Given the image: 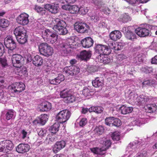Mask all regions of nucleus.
Segmentation results:
<instances>
[{
	"label": "nucleus",
	"mask_w": 157,
	"mask_h": 157,
	"mask_svg": "<svg viewBox=\"0 0 157 157\" xmlns=\"http://www.w3.org/2000/svg\"><path fill=\"white\" fill-rule=\"evenodd\" d=\"M137 94L133 92L129 93L128 97L131 101L134 102L138 105L145 104L147 101H148L149 99L147 97L143 95L137 96Z\"/></svg>",
	"instance_id": "f257e3e1"
},
{
	"label": "nucleus",
	"mask_w": 157,
	"mask_h": 157,
	"mask_svg": "<svg viewBox=\"0 0 157 157\" xmlns=\"http://www.w3.org/2000/svg\"><path fill=\"white\" fill-rule=\"evenodd\" d=\"M39 49L40 54L46 57L52 56L53 53L52 48L46 43L40 44L39 46Z\"/></svg>",
	"instance_id": "f03ea898"
},
{
	"label": "nucleus",
	"mask_w": 157,
	"mask_h": 157,
	"mask_svg": "<svg viewBox=\"0 0 157 157\" xmlns=\"http://www.w3.org/2000/svg\"><path fill=\"white\" fill-rule=\"evenodd\" d=\"M4 43L6 47L8 49L9 54L11 53L17 46L16 42L11 36H8L4 39Z\"/></svg>",
	"instance_id": "7ed1b4c3"
},
{
	"label": "nucleus",
	"mask_w": 157,
	"mask_h": 157,
	"mask_svg": "<svg viewBox=\"0 0 157 157\" xmlns=\"http://www.w3.org/2000/svg\"><path fill=\"white\" fill-rule=\"evenodd\" d=\"M71 115V112L68 110H63L57 114L56 119L59 122L63 123L67 121Z\"/></svg>",
	"instance_id": "20e7f679"
},
{
	"label": "nucleus",
	"mask_w": 157,
	"mask_h": 157,
	"mask_svg": "<svg viewBox=\"0 0 157 157\" xmlns=\"http://www.w3.org/2000/svg\"><path fill=\"white\" fill-rule=\"evenodd\" d=\"M10 56H12L11 60L14 67H19L23 64L24 58L21 55L18 54H14L12 55L10 54Z\"/></svg>",
	"instance_id": "39448f33"
},
{
	"label": "nucleus",
	"mask_w": 157,
	"mask_h": 157,
	"mask_svg": "<svg viewBox=\"0 0 157 157\" xmlns=\"http://www.w3.org/2000/svg\"><path fill=\"white\" fill-rule=\"evenodd\" d=\"M74 29L77 32L81 33H87L90 29L89 26L84 22L78 21L74 25Z\"/></svg>",
	"instance_id": "423d86ee"
},
{
	"label": "nucleus",
	"mask_w": 157,
	"mask_h": 157,
	"mask_svg": "<svg viewBox=\"0 0 157 157\" xmlns=\"http://www.w3.org/2000/svg\"><path fill=\"white\" fill-rule=\"evenodd\" d=\"M95 51L96 53L99 54V55H108L110 53L111 50L107 46L99 44L96 46Z\"/></svg>",
	"instance_id": "0eeeda50"
},
{
	"label": "nucleus",
	"mask_w": 157,
	"mask_h": 157,
	"mask_svg": "<svg viewBox=\"0 0 157 157\" xmlns=\"http://www.w3.org/2000/svg\"><path fill=\"white\" fill-rule=\"evenodd\" d=\"M131 27H124L121 31L125 34V36L127 39L133 41L137 39V36L131 31Z\"/></svg>",
	"instance_id": "6e6552de"
},
{
	"label": "nucleus",
	"mask_w": 157,
	"mask_h": 157,
	"mask_svg": "<svg viewBox=\"0 0 157 157\" xmlns=\"http://www.w3.org/2000/svg\"><path fill=\"white\" fill-rule=\"evenodd\" d=\"M60 95L61 98H66L67 103H71L75 101V98L74 96L72 95L71 92L66 90H63L60 92Z\"/></svg>",
	"instance_id": "1a4fd4ad"
},
{
	"label": "nucleus",
	"mask_w": 157,
	"mask_h": 157,
	"mask_svg": "<svg viewBox=\"0 0 157 157\" xmlns=\"http://www.w3.org/2000/svg\"><path fill=\"white\" fill-rule=\"evenodd\" d=\"M75 40L74 39L69 38L67 40L63 42L60 44V47L62 48H65L63 49L64 51H66V52H69L71 51L69 48H73L74 46L75 45Z\"/></svg>",
	"instance_id": "9d476101"
},
{
	"label": "nucleus",
	"mask_w": 157,
	"mask_h": 157,
	"mask_svg": "<svg viewBox=\"0 0 157 157\" xmlns=\"http://www.w3.org/2000/svg\"><path fill=\"white\" fill-rule=\"evenodd\" d=\"M25 85L22 82H16L11 86L12 93L18 94L25 90Z\"/></svg>",
	"instance_id": "9b49d317"
},
{
	"label": "nucleus",
	"mask_w": 157,
	"mask_h": 157,
	"mask_svg": "<svg viewBox=\"0 0 157 157\" xmlns=\"http://www.w3.org/2000/svg\"><path fill=\"white\" fill-rule=\"evenodd\" d=\"M79 72V69L75 66L66 67L63 69V73L67 75H76Z\"/></svg>",
	"instance_id": "f8f14e48"
},
{
	"label": "nucleus",
	"mask_w": 157,
	"mask_h": 157,
	"mask_svg": "<svg viewBox=\"0 0 157 157\" xmlns=\"http://www.w3.org/2000/svg\"><path fill=\"white\" fill-rule=\"evenodd\" d=\"M44 8L52 13L55 14L59 11V4L56 2L50 4H46L44 5Z\"/></svg>",
	"instance_id": "ddd939ff"
},
{
	"label": "nucleus",
	"mask_w": 157,
	"mask_h": 157,
	"mask_svg": "<svg viewBox=\"0 0 157 157\" xmlns=\"http://www.w3.org/2000/svg\"><path fill=\"white\" fill-rule=\"evenodd\" d=\"M29 15L25 13H23L19 15L17 19V22L21 25H25L29 22Z\"/></svg>",
	"instance_id": "4468645a"
},
{
	"label": "nucleus",
	"mask_w": 157,
	"mask_h": 157,
	"mask_svg": "<svg viewBox=\"0 0 157 157\" xmlns=\"http://www.w3.org/2000/svg\"><path fill=\"white\" fill-rule=\"evenodd\" d=\"M148 121L146 113H145L143 115H140L139 117L134 122L135 124L137 126H140L147 123Z\"/></svg>",
	"instance_id": "2eb2a0df"
},
{
	"label": "nucleus",
	"mask_w": 157,
	"mask_h": 157,
	"mask_svg": "<svg viewBox=\"0 0 157 157\" xmlns=\"http://www.w3.org/2000/svg\"><path fill=\"white\" fill-rule=\"evenodd\" d=\"M51 24L53 26V29H56L60 26H67L66 23L64 21L58 18L53 19Z\"/></svg>",
	"instance_id": "dca6fc26"
},
{
	"label": "nucleus",
	"mask_w": 157,
	"mask_h": 157,
	"mask_svg": "<svg viewBox=\"0 0 157 157\" xmlns=\"http://www.w3.org/2000/svg\"><path fill=\"white\" fill-rule=\"evenodd\" d=\"M135 33L139 36L144 37L149 35L150 31L144 28L138 27L135 30Z\"/></svg>",
	"instance_id": "f3484780"
},
{
	"label": "nucleus",
	"mask_w": 157,
	"mask_h": 157,
	"mask_svg": "<svg viewBox=\"0 0 157 157\" xmlns=\"http://www.w3.org/2000/svg\"><path fill=\"white\" fill-rule=\"evenodd\" d=\"M66 142L64 140H61L57 142L54 145L53 151L55 153H57L59 151L63 148L65 146Z\"/></svg>",
	"instance_id": "a211bd4d"
},
{
	"label": "nucleus",
	"mask_w": 157,
	"mask_h": 157,
	"mask_svg": "<svg viewBox=\"0 0 157 157\" xmlns=\"http://www.w3.org/2000/svg\"><path fill=\"white\" fill-rule=\"evenodd\" d=\"M30 149V147L28 144H21L16 148V151L19 153H23L28 151Z\"/></svg>",
	"instance_id": "6ab92c4d"
},
{
	"label": "nucleus",
	"mask_w": 157,
	"mask_h": 157,
	"mask_svg": "<svg viewBox=\"0 0 157 157\" xmlns=\"http://www.w3.org/2000/svg\"><path fill=\"white\" fill-rule=\"evenodd\" d=\"M81 43L83 47L88 48L93 45L94 40L90 37H87L82 40Z\"/></svg>",
	"instance_id": "aec40b11"
},
{
	"label": "nucleus",
	"mask_w": 157,
	"mask_h": 157,
	"mask_svg": "<svg viewBox=\"0 0 157 157\" xmlns=\"http://www.w3.org/2000/svg\"><path fill=\"white\" fill-rule=\"evenodd\" d=\"M42 35L43 38L45 41L46 40V39L52 37L58 36L57 34L52 31V30L49 29L45 30L44 32L42 33Z\"/></svg>",
	"instance_id": "412c9836"
},
{
	"label": "nucleus",
	"mask_w": 157,
	"mask_h": 157,
	"mask_svg": "<svg viewBox=\"0 0 157 157\" xmlns=\"http://www.w3.org/2000/svg\"><path fill=\"white\" fill-rule=\"evenodd\" d=\"M39 108L41 111H48L52 108L51 104L47 101L42 102L40 105Z\"/></svg>",
	"instance_id": "4be33fe9"
},
{
	"label": "nucleus",
	"mask_w": 157,
	"mask_h": 157,
	"mask_svg": "<svg viewBox=\"0 0 157 157\" xmlns=\"http://www.w3.org/2000/svg\"><path fill=\"white\" fill-rule=\"evenodd\" d=\"M64 79V75L62 74H59L55 79L49 80V82L52 84L57 85L59 84L61 82L63 81Z\"/></svg>",
	"instance_id": "5701e85b"
},
{
	"label": "nucleus",
	"mask_w": 157,
	"mask_h": 157,
	"mask_svg": "<svg viewBox=\"0 0 157 157\" xmlns=\"http://www.w3.org/2000/svg\"><path fill=\"white\" fill-rule=\"evenodd\" d=\"M91 55V51L84 50L80 52V57L82 60L87 61L90 58Z\"/></svg>",
	"instance_id": "b1692460"
},
{
	"label": "nucleus",
	"mask_w": 157,
	"mask_h": 157,
	"mask_svg": "<svg viewBox=\"0 0 157 157\" xmlns=\"http://www.w3.org/2000/svg\"><path fill=\"white\" fill-rule=\"evenodd\" d=\"M110 39L112 40L116 41L120 39L121 36V33L118 30H115L111 33L109 35Z\"/></svg>",
	"instance_id": "393cba45"
},
{
	"label": "nucleus",
	"mask_w": 157,
	"mask_h": 157,
	"mask_svg": "<svg viewBox=\"0 0 157 157\" xmlns=\"http://www.w3.org/2000/svg\"><path fill=\"white\" fill-rule=\"evenodd\" d=\"M98 61L100 63H103L104 64L109 63L111 61L108 55H99L98 57Z\"/></svg>",
	"instance_id": "a878e982"
},
{
	"label": "nucleus",
	"mask_w": 157,
	"mask_h": 157,
	"mask_svg": "<svg viewBox=\"0 0 157 157\" xmlns=\"http://www.w3.org/2000/svg\"><path fill=\"white\" fill-rule=\"evenodd\" d=\"M140 142L136 141L132 143L129 144L127 148V151L128 152L132 151L134 152L136 151L135 149L137 147L138 144H140Z\"/></svg>",
	"instance_id": "bb28decb"
},
{
	"label": "nucleus",
	"mask_w": 157,
	"mask_h": 157,
	"mask_svg": "<svg viewBox=\"0 0 157 157\" xmlns=\"http://www.w3.org/2000/svg\"><path fill=\"white\" fill-rule=\"evenodd\" d=\"M33 62L35 66L38 67L41 66L43 62V59L39 56L36 55L33 59Z\"/></svg>",
	"instance_id": "cd10ccee"
},
{
	"label": "nucleus",
	"mask_w": 157,
	"mask_h": 157,
	"mask_svg": "<svg viewBox=\"0 0 157 157\" xmlns=\"http://www.w3.org/2000/svg\"><path fill=\"white\" fill-rule=\"evenodd\" d=\"M92 83L93 86L95 87H99L103 85V81L101 78L97 77L92 81Z\"/></svg>",
	"instance_id": "c85d7f7f"
},
{
	"label": "nucleus",
	"mask_w": 157,
	"mask_h": 157,
	"mask_svg": "<svg viewBox=\"0 0 157 157\" xmlns=\"http://www.w3.org/2000/svg\"><path fill=\"white\" fill-rule=\"evenodd\" d=\"M120 110L122 114H126L131 113L133 110V108L132 107H128L123 105L120 107Z\"/></svg>",
	"instance_id": "c756f323"
},
{
	"label": "nucleus",
	"mask_w": 157,
	"mask_h": 157,
	"mask_svg": "<svg viewBox=\"0 0 157 157\" xmlns=\"http://www.w3.org/2000/svg\"><path fill=\"white\" fill-rule=\"evenodd\" d=\"M25 33H26V31L22 26H19L17 27L14 31V34L16 37L21 36L22 34Z\"/></svg>",
	"instance_id": "7c9ffc66"
},
{
	"label": "nucleus",
	"mask_w": 157,
	"mask_h": 157,
	"mask_svg": "<svg viewBox=\"0 0 157 157\" xmlns=\"http://www.w3.org/2000/svg\"><path fill=\"white\" fill-rule=\"evenodd\" d=\"M15 112L12 109L8 110L6 112V119L7 120L13 119L15 117Z\"/></svg>",
	"instance_id": "2f4dec72"
},
{
	"label": "nucleus",
	"mask_w": 157,
	"mask_h": 157,
	"mask_svg": "<svg viewBox=\"0 0 157 157\" xmlns=\"http://www.w3.org/2000/svg\"><path fill=\"white\" fill-rule=\"evenodd\" d=\"M67 26L63 27L60 26L59 27H57L56 29H53L55 30L59 35H65L67 33L68 31L66 28Z\"/></svg>",
	"instance_id": "473e14b6"
},
{
	"label": "nucleus",
	"mask_w": 157,
	"mask_h": 157,
	"mask_svg": "<svg viewBox=\"0 0 157 157\" xmlns=\"http://www.w3.org/2000/svg\"><path fill=\"white\" fill-rule=\"evenodd\" d=\"M5 145V148L6 152L12 150L13 147V144L11 141L10 140H4Z\"/></svg>",
	"instance_id": "72a5a7b5"
},
{
	"label": "nucleus",
	"mask_w": 157,
	"mask_h": 157,
	"mask_svg": "<svg viewBox=\"0 0 157 157\" xmlns=\"http://www.w3.org/2000/svg\"><path fill=\"white\" fill-rule=\"evenodd\" d=\"M60 124L59 122L55 123L49 128V130L51 133L56 134L59 130Z\"/></svg>",
	"instance_id": "f704fd0d"
},
{
	"label": "nucleus",
	"mask_w": 157,
	"mask_h": 157,
	"mask_svg": "<svg viewBox=\"0 0 157 157\" xmlns=\"http://www.w3.org/2000/svg\"><path fill=\"white\" fill-rule=\"evenodd\" d=\"M26 33H25L21 36L16 37L18 42L21 44H24L27 41V36Z\"/></svg>",
	"instance_id": "c9c22d12"
},
{
	"label": "nucleus",
	"mask_w": 157,
	"mask_h": 157,
	"mask_svg": "<svg viewBox=\"0 0 157 157\" xmlns=\"http://www.w3.org/2000/svg\"><path fill=\"white\" fill-rule=\"evenodd\" d=\"M157 106L155 104L147 105L145 107V109L149 113L154 112L157 110Z\"/></svg>",
	"instance_id": "e433bc0d"
},
{
	"label": "nucleus",
	"mask_w": 157,
	"mask_h": 157,
	"mask_svg": "<svg viewBox=\"0 0 157 157\" xmlns=\"http://www.w3.org/2000/svg\"><path fill=\"white\" fill-rule=\"evenodd\" d=\"M39 118V119L38 121V122L44 125L48 121V116L46 114H41Z\"/></svg>",
	"instance_id": "4c0bfd02"
},
{
	"label": "nucleus",
	"mask_w": 157,
	"mask_h": 157,
	"mask_svg": "<svg viewBox=\"0 0 157 157\" xmlns=\"http://www.w3.org/2000/svg\"><path fill=\"white\" fill-rule=\"evenodd\" d=\"M102 142L103 143V145L105 146V147H102V148H103L104 150L103 151L105 152L110 146L111 143L110 140L106 139H105L104 142L103 140H101L100 143H102Z\"/></svg>",
	"instance_id": "58836bf2"
},
{
	"label": "nucleus",
	"mask_w": 157,
	"mask_h": 157,
	"mask_svg": "<svg viewBox=\"0 0 157 157\" xmlns=\"http://www.w3.org/2000/svg\"><path fill=\"white\" fill-rule=\"evenodd\" d=\"M135 63L139 64L140 63L143 61V57L142 54H137L133 58Z\"/></svg>",
	"instance_id": "ea45409f"
},
{
	"label": "nucleus",
	"mask_w": 157,
	"mask_h": 157,
	"mask_svg": "<svg viewBox=\"0 0 157 157\" xmlns=\"http://www.w3.org/2000/svg\"><path fill=\"white\" fill-rule=\"evenodd\" d=\"M111 137L114 141H118L120 139V134L118 132H115L111 134Z\"/></svg>",
	"instance_id": "a19ab883"
},
{
	"label": "nucleus",
	"mask_w": 157,
	"mask_h": 157,
	"mask_svg": "<svg viewBox=\"0 0 157 157\" xmlns=\"http://www.w3.org/2000/svg\"><path fill=\"white\" fill-rule=\"evenodd\" d=\"M9 25V21L7 19H1L0 20V26L2 28H6Z\"/></svg>",
	"instance_id": "79ce46f5"
},
{
	"label": "nucleus",
	"mask_w": 157,
	"mask_h": 157,
	"mask_svg": "<svg viewBox=\"0 0 157 157\" xmlns=\"http://www.w3.org/2000/svg\"><path fill=\"white\" fill-rule=\"evenodd\" d=\"M18 69V75L20 76L27 75V71L26 68L25 67H22L21 66Z\"/></svg>",
	"instance_id": "37998d69"
},
{
	"label": "nucleus",
	"mask_w": 157,
	"mask_h": 157,
	"mask_svg": "<svg viewBox=\"0 0 157 157\" xmlns=\"http://www.w3.org/2000/svg\"><path fill=\"white\" fill-rule=\"evenodd\" d=\"M92 152L95 154H104L103 148H94L90 149Z\"/></svg>",
	"instance_id": "c03bdc74"
},
{
	"label": "nucleus",
	"mask_w": 157,
	"mask_h": 157,
	"mask_svg": "<svg viewBox=\"0 0 157 157\" xmlns=\"http://www.w3.org/2000/svg\"><path fill=\"white\" fill-rule=\"evenodd\" d=\"M79 8L76 5H70L69 11L71 13L74 14L78 12Z\"/></svg>",
	"instance_id": "a18cd8bd"
},
{
	"label": "nucleus",
	"mask_w": 157,
	"mask_h": 157,
	"mask_svg": "<svg viewBox=\"0 0 157 157\" xmlns=\"http://www.w3.org/2000/svg\"><path fill=\"white\" fill-rule=\"evenodd\" d=\"M114 118V117L106 118L105 119V124L109 126H113Z\"/></svg>",
	"instance_id": "49530a36"
},
{
	"label": "nucleus",
	"mask_w": 157,
	"mask_h": 157,
	"mask_svg": "<svg viewBox=\"0 0 157 157\" xmlns=\"http://www.w3.org/2000/svg\"><path fill=\"white\" fill-rule=\"evenodd\" d=\"M92 92L88 88L85 87L82 90V93L84 96L87 97L91 95V92Z\"/></svg>",
	"instance_id": "de8ad7c7"
},
{
	"label": "nucleus",
	"mask_w": 157,
	"mask_h": 157,
	"mask_svg": "<svg viewBox=\"0 0 157 157\" xmlns=\"http://www.w3.org/2000/svg\"><path fill=\"white\" fill-rule=\"evenodd\" d=\"M121 19L123 22H126L129 21L130 20V17L127 14H122L121 16Z\"/></svg>",
	"instance_id": "09e8293b"
},
{
	"label": "nucleus",
	"mask_w": 157,
	"mask_h": 157,
	"mask_svg": "<svg viewBox=\"0 0 157 157\" xmlns=\"http://www.w3.org/2000/svg\"><path fill=\"white\" fill-rule=\"evenodd\" d=\"M104 131V128L101 126L97 127L94 129V132L98 135H101Z\"/></svg>",
	"instance_id": "8fccbe9b"
},
{
	"label": "nucleus",
	"mask_w": 157,
	"mask_h": 157,
	"mask_svg": "<svg viewBox=\"0 0 157 157\" xmlns=\"http://www.w3.org/2000/svg\"><path fill=\"white\" fill-rule=\"evenodd\" d=\"M121 125V120L118 118H114L113 122V126H115L117 127H119Z\"/></svg>",
	"instance_id": "3c124183"
},
{
	"label": "nucleus",
	"mask_w": 157,
	"mask_h": 157,
	"mask_svg": "<svg viewBox=\"0 0 157 157\" xmlns=\"http://www.w3.org/2000/svg\"><path fill=\"white\" fill-rule=\"evenodd\" d=\"M147 155V151H146L142 150L137 154L136 157H146Z\"/></svg>",
	"instance_id": "603ef678"
},
{
	"label": "nucleus",
	"mask_w": 157,
	"mask_h": 157,
	"mask_svg": "<svg viewBox=\"0 0 157 157\" xmlns=\"http://www.w3.org/2000/svg\"><path fill=\"white\" fill-rule=\"evenodd\" d=\"M154 83V81L152 80H147L144 81L142 84L144 86H149L153 84Z\"/></svg>",
	"instance_id": "864d4df0"
},
{
	"label": "nucleus",
	"mask_w": 157,
	"mask_h": 157,
	"mask_svg": "<svg viewBox=\"0 0 157 157\" xmlns=\"http://www.w3.org/2000/svg\"><path fill=\"white\" fill-rule=\"evenodd\" d=\"M58 38V36L55 37L53 36L52 37H50L49 38L46 39L45 41H47L49 43L53 44L56 41Z\"/></svg>",
	"instance_id": "5fc2aeb1"
},
{
	"label": "nucleus",
	"mask_w": 157,
	"mask_h": 157,
	"mask_svg": "<svg viewBox=\"0 0 157 157\" xmlns=\"http://www.w3.org/2000/svg\"><path fill=\"white\" fill-rule=\"evenodd\" d=\"M78 12L80 14L83 15L85 14L88 11V9L86 7H81L80 8H79Z\"/></svg>",
	"instance_id": "6e6d98bb"
},
{
	"label": "nucleus",
	"mask_w": 157,
	"mask_h": 157,
	"mask_svg": "<svg viewBox=\"0 0 157 157\" xmlns=\"http://www.w3.org/2000/svg\"><path fill=\"white\" fill-rule=\"evenodd\" d=\"M94 3L96 6H97L98 9H100L102 5V2L101 0H93Z\"/></svg>",
	"instance_id": "4d7b16f0"
},
{
	"label": "nucleus",
	"mask_w": 157,
	"mask_h": 157,
	"mask_svg": "<svg viewBox=\"0 0 157 157\" xmlns=\"http://www.w3.org/2000/svg\"><path fill=\"white\" fill-rule=\"evenodd\" d=\"M87 119L85 117H83L80 120L79 124L81 127H83L86 125L87 123Z\"/></svg>",
	"instance_id": "13d9d810"
},
{
	"label": "nucleus",
	"mask_w": 157,
	"mask_h": 157,
	"mask_svg": "<svg viewBox=\"0 0 157 157\" xmlns=\"http://www.w3.org/2000/svg\"><path fill=\"white\" fill-rule=\"evenodd\" d=\"M4 140L0 142V151L6 152Z\"/></svg>",
	"instance_id": "bf43d9fd"
},
{
	"label": "nucleus",
	"mask_w": 157,
	"mask_h": 157,
	"mask_svg": "<svg viewBox=\"0 0 157 157\" xmlns=\"http://www.w3.org/2000/svg\"><path fill=\"white\" fill-rule=\"evenodd\" d=\"M0 63L3 67H5L7 66V61L4 58H0Z\"/></svg>",
	"instance_id": "052dcab7"
},
{
	"label": "nucleus",
	"mask_w": 157,
	"mask_h": 157,
	"mask_svg": "<svg viewBox=\"0 0 157 157\" xmlns=\"http://www.w3.org/2000/svg\"><path fill=\"white\" fill-rule=\"evenodd\" d=\"M27 132L24 129L21 131L20 135L23 139H25L27 136Z\"/></svg>",
	"instance_id": "680f3d73"
},
{
	"label": "nucleus",
	"mask_w": 157,
	"mask_h": 157,
	"mask_svg": "<svg viewBox=\"0 0 157 157\" xmlns=\"http://www.w3.org/2000/svg\"><path fill=\"white\" fill-rule=\"evenodd\" d=\"M5 52L4 47L3 44L0 42V57L3 56Z\"/></svg>",
	"instance_id": "e2e57ef3"
},
{
	"label": "nucleus",
	"mask_w": 157,
	"mask_h": 157,
	"mask_svg": "<svg viewBox=\"0 0 157 157\" xmlns=\"http://www.w3.org/2000/svg\"><path fill=\"white\" fill-rule=\"evenodd\" d=\"M46 131L45 129H42L38 132V135L41 137L44 136L46 135Z\"/></svg>",
	"instance_id": "0e129e2a"
},
{
	"label": "nucleus",
	"mask_w": 157,
	"mask_h": 157,
	"mask_svg": "<svg viewBox=\"0 0 157 157\" xmlns=\"http://www.w3.org/2000/svg\"><path fill=\"white\" fill-rule=\"evenodd\" d=\"M87 71L88 72L91 73L95 72L96 70L95 69L94 67V66H91L88 67Z\"/></svg>",
	"instance_id": "69168bd1"
},
{
	"label": "nucleus",
	"mask_w": 157,
	"mask_h": 157,
	"mask_svg": "<svg viewBox=\"0 0 157 157\" xmlns=\"http://www.w3.org/2000/svg\"><path fill=\"white\" fill-rule=\"evenodd\" d=\"M103 108L101 107H96L95 113H101L103 111Z\"/></svg>",
	"instance_id": "338daca9"
},
{
	"label": "nucleus",
	"mask_w": 157,
	"mask_h": 157,
	"mask_svg": "<svg viewBox=\"0 0 157 157\" xmlns=\"http://www.w3.org/2000/svg\"><path fill=\"white\" fill-rule=\"evenodd\" d=\"M151 63L152 64H157V55L155 56L152 58Z\"/></svg>",
	"instance_id": "774afa93"
}]
</instances>
